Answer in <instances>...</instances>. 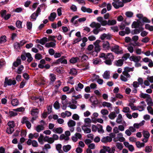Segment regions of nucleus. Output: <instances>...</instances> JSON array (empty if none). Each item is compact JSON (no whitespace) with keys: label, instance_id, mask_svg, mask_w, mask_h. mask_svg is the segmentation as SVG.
<instances>
[{"label":"nucleus","instance_id":"680f3d73","mask_svg":"<svg viewBox=\"0 0 153 153\" xmlns=\"http://www.w3.org/2000/svg\"><path fill=\"white\" fill-rule=\"evenodd\" d=\"M5 36H2L0 37V43H3L6 41Z\"/></svg>","mask_w":153,"mask_h":153},{"label":"nucleus","instance_id":"bf43d9fd","mask_svg":"<svg viewBox=\"0 0 153 153\" xmlns=\"http://www.w3.org/2000/svg\"><path fill=\"white\" fill-rule=\"evenodd\" d=\"M47 112L48 114H50L52 112V105H47Z\"/></svg>","mask_w":153,"mask_h":153},{"label":"nucleus","instance_id":"6e6552de","mask_svg":"<svg viewBox=\"0 0 153 153\" xmlns=\"http://www.w3.org/2000/svg\"><path fill=\"white\" fill-rule=\"evenodd\" d=\"M100 42V40H97L94 43L95 46V51L97 53L99 52L100 50V46L99 45V43Z\"/></svg>","mask_w":153,"mask_h":153},{"label":"nucleus","instance_id":"bb28decb","mask_svg":"<svg viewBox=\"0 0 153 153\" xmlns=\"http://www.w3.org/2000/svg\"><path fill=\"white\" fill-rule=\"evenodd\" d=\"M122 117L121 114H119L117 118L116 122L118 124L122 123Z\"/></svg>","mask_w":153,"mask_h":153},{"label":"nucleus","instance_id":"e433bc0d","mask_svg":"<svg viewBox=\"0 0 153 153\" xmlns=\"http://www.w3.org/2000/svg\"><path fill=\"white\" fill-rule=\"evenodd\" d=\"M146 101L147 102V104L149 106H153V102L150 97H149V98L146 99Z\"/></svg>","mask_w":153,"mask_h":153},{"label":"nucleus","instance_id":"338daca9","mask_svg":"<svg viewBox=\"0 0 153 153\" xmlns=\"http://www.w3.org/2000/svg\"><path fill=\"white\" fill-rule=\"evenodd\" d=\"M0 13L1 17L3 18L6 15L7 13V11L5 10H2L1 11Z\"/></svg>","mask_w":153,"mask_h":153},{"label":"nucleus","instance_id":"6ab92c4d","mask_svg":"<svg viewBox=\"0 0 153 153\" xmlns=\"http://www.w3.org/2000/svg\"><path fill=\"white\" fill-rule=\"evenodd\" d=\"M56 42H51L46 43L45 45V47L47 48H54L56 46Z\"/></svg>","mask_w":153,"mask_h":153},{"label":"nucleus","instance_id":"79ce46f5","mask_svg":"<svg viewBox=\"0 0 153 153\" xmlns=\"http://www.w3.org/2000/svg\"><path fill=\"white\" fill-rule=\"evenodd\" d=\"M116 116L117 115L114 112L110 113L108 115L109 117L111 120L114 119Z\"/></svg>","mask_w":153,"mask_h":153},{"label":"nucleus","instance_id":"37998d69","mask_svg":"<svg viewBox=\"0 0 153 153\" xmlns=\"http://www.w3.org/2000/svg\"><path fill=\"white\" fill-rule=\"evenodd\" d=\"M69 73L72 75H76L77 74V71L76 69L73 68L70 70Z\"/></svg>","mask_w":153,"mask_h":153},{"label":"nucleus","instance_id":"de8ad7c7","mask_svg":"<svg viewBox=\"0 0 153 153\" xmlns=\"http://www.w3.org/2000/svg\"><path fill=\"white\" fill-rule=\"evenodd\" d=\"M99 127H97L98 131L100 133H102L104 132V131L102 129V126L100 124L98 125Z\"/></svg>","mask_w":153,"mask_h":153},{"label":"nucleus","instance_id":"2f4dec72","mask_svg":"<svg viewBox=\"0 0 153 153\" xmlns=\"http://www.w3.org/2000/svg\"><path fill=\"white\" fill-rule=\"evenodd\" d=\"M71 148V146L69 145H68L66 146H64L63 147V151L65 152H67L69 151Z\"/></svg>","mask_w":153,"mask_h":153},{"label":"nucleus","instance_id":"58836bf2","mask_svg":"<svg viewBox=\"0 0 153 153\" xmlns=\"http://www.w3.org/2000/svg\"><path fill=\"white\" fill-rule=\"evenodd\" d=\"M85 123L87 124L86 125L90 127L91 126L90 123L91 122V120L89 118H86L84 120Z\"/></svg>","mask_w":153,"mask_h":153},{"label":"nucleus","instance_id":"f704fd0d","mask_svg":"<svg viewBox=\"0 0 153 153\" xmlns=\"http://www.w3.org/2000/svg\"><path fill=\"white\" fill-rule=\"evenodd\" d=\"M11 102V104L13 106H16L18 105L19 103V101L16 99L12 100Z\"/></svg>","mask_w":153,"mask_h":153},{"label":"nucleus","instance_id":"a878e982","mask_svg":"<svg viewBox=\"0 0 153 153\" xmlns=\"http://www.w3.org/2000/svg\"><path fill=\"white\" fill-rule=\"evenodd\" d=\"M102 105L103 107H106L107 108H110L111 109L112 108V104L108 102H104L102 103Z\"/></svg>","mask_w":153,"mask_h":153},{"label":"nucleus","instance_id":"864d4df0","mask_svg":"<svg viewBox=\"0 0 153 153\" xmlns=\"http://www.w3.org/2000/svg\"><path fill=\"white\" fill-rule=\"evenodd\" d=\"M125 15L128 17H131L133 16V13L131 11H127L125 13Z\"/></svg>","mask_w":153,"mask_h":153},{"label":"nucleus","instance_id":"49530a36","mask_svg":"<svg viewBox=\"0 0 153 153\" xmlns=\"http://www.w3.org/2000/svg\"><path fill=\"white\" fill-rule=\"evenodd\" d=\"M130 56V54L129 53H126L124 54L122 57V60L124 61L126 60Z\"/></svg>","mask_w":153,"mask_h":153},{"label":"nucleus","instance_id":"774afa93","mask_svg":"<svg viewBox=\"0 0 153 153\" xmlns=\"http://www.w3.org/2000/svg\"><path fill=\"white\" fill-rule=\"evenodd\" d=\"M147 109L149 113L153 115V109L150 106H148L147 107Z\"/></svg>","mask_w":153,"mask_h":153},{"label":"nucleus","instance_id":"9d476101","mask_svg":"<svg viewBox=\"0 0 153 153\" xmlns=\"http://www.w3.org/2000/svg\"><path fill=\"white\" fill-rule=\"evenodd\" d=\"M143 28L141 27H140L138 29H135L132 30L131 33L132 35L137 34L140 33V32L143 30Z\"/></svg>","mask_w":153,"mask_h":153},{"label":"nucleus","instance_id":"7ed1b4c3","mask_svg":"<svg viewBox=\"0 0 153 153\" xmlns=\"http://www.w3.org/2000/svg\"><path fill=\"white\" fill-rule=\"evenodd\" d=\"M7 124L9 127L7 128V132L9 134H12L14 131V128L15 126L14 121H9Z\"/></svg>","mask_w":153,"mask_h":153},{"label":"nucleus","instance_id":"09e8293b","mask_svg":"<svg viewBox=\"0 0 153 153\" xmlns=\"http://www.w3.org/2000/svg\"><path fill=\"white\" fill-rule=\"evenodd\" d=\"M146 105H142L138 106L137 107V110H138L139 111H142L144 109L145 107L146 106Z\"/></svg>","mask_w":153,"mask_h":153},{"label":"nucleus","instance_id":"b1692460","mask_svg":"<svg viewBox=\"0 0 153 153\" xmlns=\"http://www.w3.org/2000/svg\"><path fill=\"white\" fill-rule=\"evenodd\" d=\"M53 131L55 133H57L59 134L62 133L63 132V129L61 127H59L57 128H54Z\"/></svg>","mask_w":153,"mask_h":153},{"label":"nucleus","instance_id":"473e14b6","mask_svg":"<svg viewBox=\"0 0 153 153\" xmlns=\"http://www.w3.org/2000/svg\"><path fill=\"white\" fill-rule=\"evenodd\" d=\"M24 68V66L22 65H21L18 68V69L16 71V73L18 74H21Z\"/></svg>","mask_w":153,"mask_h":153},{"label":"nucleus","instance_id":"052dcab7","mask_svg":"<svg viewBox=\"0 0 153 153\" xmlns=\"http://www.w3.org/2000/svg\"><path fill=\"white\" fill-rule=\"evenodd\" d=\"M122 111L125 113H127L128 112H130V109L129 107H123Z\"/></svg>","mask_w":153,"mask_h":153},{"label":"nucleus","instance_id":"4c0bfd02","mask_svg":"<svg viewBox=\"0 0 153 153\" xmlns=\"http://www.w3.org/2000/svg\"><path fill=\"white\" fill-rule=\"evenodd\" d=\"M140 98L148 99L150 97V96L149 95L146 94H144L143 93H141L140 95Z\"/></svg>","mask_w":153,"mask_h":153},{"label":"nucleus","instance_id":"c85d7f7f","mask_svg":"<svg viewBox=\"0 0 153 153\" xmlns=\"http://www.w3.org/2000/svg\"><path fill=\"white\" fill-rule=\"evenodd\" d=\"M103 78L106 79H108L110 78V73L109 71H105L103 75Z\"/></svg>","mask_w":153,"mask_h":153},{"label":"nucleus","instance_id":"3c124183","mask_svg":"<svg viewBox=\"0 0 153 153\" xmlns=\"http://www.w3.org/2000/svg\"><path fill=\"white\" fill-rule=\"evenodd\" d=\"M101 62V60L98 58H96L93 60V63L95 65H97Z\"/></svg>","mask_w":153,"mask_h":153},{"label":"nucleus","instance_id":"2eb2a0df","mask_svg":"<svg viewBox=\"0 0 153 153\" xmlns=\"http://www.w3.org/2000/svg\"><path fill=\"white\" fill-rule=\"evenodd\" d=\"M145 121L144 120H143L140 123H135L133 125L134 127L137 128H139L140 127L144 125Z\"/></svg>","mask_w":153,"mask_h":153},{"label":"nucleus","instance_id":"f3484780","mask_svg":"<svg viewBox=\"0 0 153 153\" xmlns=\"http://www.w3.org/2000/svg\"><path fill=\"white\" fill-rule=\"evenodd\" d=\"M87 125H84L82 127V130L84 131L85 133H88L91 132V129L87 127Z\"/></svg>","mask_w":153,"mask_h":153},{"label":"nucleus","instance_id":"5701e85b","mask_svg":"<svg viewBox=\"0 0 153 153\" xmlns=\"http://www.w3.org/2000/svg\"><path fill=\"white\" fill-rule=\"evenodd\" d=\"M84 87V85L81 83H79L77 85V86H75L76 90L77 91H80V89H82Z\"/></svg>","mask_w":153,"mask_h":153},{"label":"nucleus","instance_id":"39448f33","mask_svg":"<svg viewBox=\"0 0 153 153\" xmlns=\"http://www.w3.org/2000/svg\"><path fill=\"white\" fill-rule=\"evenodd\" d=\"M66 57L65 56H62L61 57L57 59L53 63L56 65L59 64L60 63L64 64H66L67 63V60L65 59Z\"/></svg>","mask_w":153,"mask_h":153},{"label":"nucleus","instance_id":"f03ea898","mask_svg":"<svg viewBox=\"0 0 153 153\" xmlns=\"http://www.w3.org/2000/svg\"><path fill=\"white\" fill-rule=\"evenodd\" d=\"M105 60L104 62L106 65H111L112 64V61L114 59V56L111 53H107L106 56Z\"/></svg>","mask_w":153,"mask_h":153},{"label":"nucleus","instance_id":"ddd939ff","mask_svg":"<svg viewBox=\"0 0 153 153\" xmlns=\"http://www.w3.org/2000/svg\"><path fill=\"white\" fill-rule=\"evenodd\" d=\"M101 24L95 22H93L90 25V26L92 28L95 27V28H100L101 27Z\"/></svg>","mask_w":153,"mask_h":153},{"label":"nucleus","instance_id":"603ef678","mask_svg":"<svg viewBox=\"0 0 153 153\" xmlns=\"http://www.w3.org/2000/svg\"><path fill=\"white\" fill-rule=\"evenodd\" d=\"M116 146L120 150H121L123 148L122 144L120 143H117L116 144Z\"/></svg>","mask_w":153,"mask_h":153},{"label":"nucleus","instance_id":"1a4fd4ad","mask_svg":"<svg viewBox=\"0 0 153 153\" xmlns=\"http://www.w3.org/2000/svg\"><path fill=\"white\" fill-rule=\"evenodd\" d=\"M112 140V138L108 136L104 137L101 140V141L103 143H107L111 142Z\"/></svg>","mask_w":153,"mask_h":153},{"label":"nucleus","instance_id":"5fc2aeb1","mask_svg":"<svg viewBox=\"0 0 153 153\" xmlns=\"http://www.w3.org/2000/svg\"><path fill=\"white\" fill-rule=\"evenodd\" d=\"M54 108L56 109H58L60 108V105L59 102L56 101L53 104Z\"/></svg>","mask_w":153,"mask_h":153},{"label":"nucleus","instance_id":"c756f323","mask_svg":"<svg viewBox=\"0 0 153 153\" xmlns=\"http://www.w3.org/2000/svg\"><path fill=\"white\" fill-rule=\"evenodd\" d=\"M143 137L146 138L148 139L150 134L149 132L147 131H143L142 132Z\"/></svg>","mask_w":153,"mask_h":153},{"label":"nucleus","instance_id":"423d86ee","mask_svg":"<svg viewBox=\"0 0 153 153\" xmlns=\"http://www.w3.org/2000/svg\"><path fill=\"white\" fill-rule=\"evenodd\" d=\"M16 83V81L15 80H13L11 79H8L7 77H6L5 79L4 83L7 84L8 85H15ZM5 84H4V87H6L7 85H5Z\"/></svg>","mask_w":153,"mask_h":153},{"label":"nucleus","instance_id":"20e7f679","mask_svg":"<svg viewBox=\"0 0 153 153\" xmlns=\"http://www.w3.org/2000/svg\"><path fill=\"white\" fill-rule=\"evenodd\" d=\"M114 2L112 3V5L116 9H118L124 6V4L122 1H120L119 0H113Z\"/></svg>","mask_w":153,"mask_h":153},{"label":"nucleus","instance_id":"a18cd8bd","mask_svg":"<svg viewBox=\"0 0 153 153\" xmlns=\"http://www.w3.org/2000/svg\"><path fill=\"white\" fill-rule=\"evenodd\" d=\"M146 29L148 30L151 31H153V26H150L149 24H146L145 25Z\"/></svg>","mask_w":153,"mask_h":153},{"label":"nucleus","instance_id":"7c9ffc66","mask_svg":"<svg viewBox=\"0 0 153 153\" xmlns=\"http://www.w3.org/2000/svg\"><path fill=\"white\" fill-rule=\"evenodd\" d=\"M79 60V57H72L70 60V62L71 63L74 64L76 63L77 61Z\"/></svg>","mask_w":153,"mask_h":153},{"label":"nucleus","instance_id":"69168bd1","mask_svg":"<svg viewBox=\"0 0 153 153\" xmlns=\"http://www.w3.org/2000/svg\"><path fill=\"white\" fill-rule=\"evenodd\" d=\"M56 38V36H49L48 37V41H53L55 42H56V41L55 39V38Z\"/></svg>","mask_w":153,"mask_h":153},{"label":"nucleus","instance_id":"393cba45","mask_svg":"<svg viewBox=\"0 0 153 153\" xmlns=\"http://www.w3.org/2000/svg\"><path fill=\"white\" fill-rule=\"evenodd\" d=\"M68 126L70 127H73L76 125V122L72 120H70L68 123Z\"/></svg>","mask_w":153,"mask_h":153},{"label":"nucleus","instance_id":"c9c22d12","mask_svg":"<svg viewBox=\"0 0 153 153\" xmlns=\"http://www.w3.org/2000/svg\"><path fill=\"white\" fill-rule=\"evenodd\" d=\"M136 145L137 147L139 148L143 147L145 146V143H141L139 141H137L136 142Z\"/></svg>","mask_w":153,"mask_h":153},{"label":"nucleus","instance_id":"f257e3e1","mask_svg":"<svg viewBox=\"0 0 153 153\" xmlns=\"http://www.w3.org/2000/svg\"><path fill=\"white\" fill-rule=\"evenodd\" d=\"M97 21L100 22L102 25L103 26H105L106 25H113L116 24V21L113 19L112 20H108V22L107 21L104 20L103 18L101 16L98 17L97 18Z\"/></svg>","mask_w":153,"mask_h":153},{"label":"nucleus","instance_id":"a19ab883","mask_svg":"<svg viewBox=\"0 0 153 153\" xmlns=\"http://www.w3.org/2000/svg\"><path fill=\"white\" fill-rule=\"evenodd\" d=\"M44 128L43 125H39L36 128V130L38 132H40L41 131L44 129Z\"/></svg>","mask_w":153,"mask_h":153},{"label":"nucleus","instance_id":"4be33fe9","mask_svg":"<svg viewBox=\"0 0 153 153\" xmlns=\"http://www.w3.org/2000/svg\"><path fill=\"white\" fill-rule=\"evenodd\" d=\"M123 61L122 59H120L116 61L115 62V64L117 66H121L123 64Z\"/></svg>","mask_w":153,"mask_h":153},{"label":"nucleus","instance_id":"c03bdc74","mask_svg":"<svg viewBox=\"0 0 153 153\" xmlns=\"http://www.w3.org/2000/svg\"><path fill=\"white\" fill-rule=\"evenodd\" d=\"M48 41L47 37H44L40 39V44L42 45H44Z\"/></svg>","mask_w":153,"mask_h":153},{"label":"nucleus","instance_id":"a211bd4d","mask_svg":"<svg viewBox=\"0 0 153 153\" xmlns=\"http://www.w3.org/2000/svg\"><path fill=\"white\" fill-rule=\"evenodd\" d=\"M89 100L92 103L93 105H96L98 103V101L97 99L95 97H93L92 96L91 97Z\"/></svg>","mask_w":153,"mask_h":153},{"label":"nucleus","instance_id":"ea45409f","mask_svg":"<svg viewBox=\"0 0 153 153\" xmlns=\"http://www.w3.org/2000/svg\"><path fill=\"white\" fill-rule=\"evenodd\" d=\"M50 79L51 82H54L55 81L56 78V75L53 74H50Z\"/></svg>","mask_w":153,"mask_h":153},{"label":"nucleus","instance_id":"6e6d98bb","mask_svg":"<svg viewBox=\"0 0 153 153\" xmlns=\"http://www.w3.org/2000/svg\"><path fill=\"white\" fill-rule=\"evenodd\" d=\"M101 113L103 116L108 114L109 112L107 109H103L101 110Z\"/></svg>","mask_w":153,"mask_h":153},{"label":"nucleus","instance_id":"e2e57ef3","mask_svg":"<svg viewBox=\"0 0 153 153\" xmlns=\"http://www.w3.org/2000/svg\"><path fill=\"white\" fill-rule=\"evenodd\" d=\"M66 96L65 95H62L61 97L62 100V104H64V102H67L68 101L66 100Z\"/></svg>","mask_w":153,"mask_h":153},{"label":"nucleus","instance_id":"cd10ccee","mask_svg":"<svg viewBox=\"0 0 153 153\" xmlns=\"http://www.w3.org/2000/svg\"><path fill=\"white\" fill-rule=\"evenodd\" d=\"M38 16V15L36 14L35 12L33 13L30 16V20L31 21H35L36 20V18Z\"/></svg>","mask_w":153,"mask_h":153},{"label":"nucleus","instance_id":"72a5a7b5","mask_svg":"<svg viewBox=\"0 0 153 153\" xmlns=\"http://www.w3.org/2000/svg\"><path fill=\"white\" fill-rule=\"evenodd\" d=\"M13 47L15 49L18 51L20 49L21 46L18 42H16L14 43L13 44Z\"/></svg>","mask_w":153,"mask_h":153},{"label":"nucleus","instance_id":"f8f14e48","mask_svg":"<svg viewBox=\"0 0 153 153\" xmlns=\"http://www.w3.org/2000/svg\"><path fill=\"white\" fill-rule=\"evenodd\" d=\"M102 46L103 49L105 50H108L110 49V44L108 41H104Z\"/></svg>","mask_w":153,"mask_h":153},{"label":"nucleus","instance_id":"dca6fc26","mask_svg":"<svg viewBox=\"0 0 153 153\" xmlns=\"http://www.w3.org/2000/svg\"><path fill=\"white\" fill-rule=\"evenodd\" d=\"M115 150V147H113L110 148L108 146H106V151L108 153H114Z\"/></svg>","mask_w":153,"mask_h":153},{"label":"nucleus","instance_id":"0e129e2a","mask_svg":"<svg viewBox=\"0 0 153 153\" xmlns=\"http://www.w3.org/2000/svg\"><path fill=\"white\" fill-rule=\"evenodd\" d=\"M9 116L10 117L16 116L18 114L17 113L12 111H9Z\"/></svg>","mask_w":153,"mask_h":153},{"label":"nucleus","instance_id":"4468645a","mask_svg":"<svg viewBox=\"0 0 153 153\" xmlns=\"http://www.w3.org/2000/svg\"><path fill=\"white\" fill-rule=\"evenodd\" d=\"M106 30V29L104 27H100V28H94L92 32L93 33L95 34H97L99 32L103 30Z\"/></svg>","mask_w":153,"mask_h":153},{"label":"nucleus","instance_id":"8fccbe9b","mask_svg":"<svg viewBox=\"0 0 153 153\" xmlns=\"http://www.w3.org/2000/svg\"><path fill=\"white\" fill-rule=\"evenodd\" d=\"M152 150V147L149 146H146L145 147V151L146 152H150Z\"/></svg>","mask_w":153,"mask_h":153},{"label":"nucleus","instance_id":"4d7b16f0","mask_svg":"<svg viewBox=\"0 0 153 153\" xmlns=\"http://www.w3.org/2000/svg\"><path fill=\"white\" fill-rule=\"evenodd\" d=\"M26 26L27 28L30 30L32 27V23L30 22H27Z\"/></svg>","mask_w":153,"mask_h":153},{"label":"nucleus","instance_id":"412c9836","mask_svg":"<svg viewBox=\"0 0 153 153\" xmlns=\"http://www.w3.org/2000/svg\"><path fill=\"white\" fill-rule=\"evenodd\" d=\"M39 111L37 108H33L31 111V114L33 116H38Z\"/></svg>","mask_w":153,"mask_h":153},{"label":"nucleus","instance_id":"0eeeda50","mask_svg":"<svg viewBox=\"0 0 153 153\" xmlns=\"http://www.w3.org/2000/svg\"><path fill=\"white\" fill-rule=\"evenodd\" d=\"M112 51L117 54H121L123 53L122 50H119V46L117 45H115L112 48Z\"/></svg>","mask_w":153,"mask_h":153},{"label":"nucleus","instance_id":"9b49d317","mask_svg":"<svg viewBox=\"0 0 153 153\" xmlns=\"http://www.w3.org/2000/svg\"><path fill=\"white\" fill-rule=\"evenodd\" d=\"M141 59V57L140 56H131L130 57V59L131 60H132L135 62H137L140 61Z\"/></svg>","mask_w":153,"mask_h":153},{"label":"nucleus","instance_id":"13d9d810","mask_svg":"<svg viewBox=\"0 0 153 153\" xmlns=\"http://www.w3.org/2000/svg\"><path fill=\"white\" fill-rule=\"evenodd\" d=\"M43 139L44 136L42 134H40L39 137L38 138V141L40 143L42 144L43 143Z\"/></svg>","mask_w":153,"mask_h":153},{"label":"nucleus","instance_id":"aec40b11","mask_svg":"<svg viewBox=\"0 0 153 153\" xmlns=\"http://www.w3.org/2000/svg\"><path fill=\"white\" fill-rule=\"evenodd\" d=\"M56 13L55 12L51 13L50 16L48 17V19L51 21H53L56 17Z\"/></svg>","mask_w":153,"mask_h":153}]
</instances>
